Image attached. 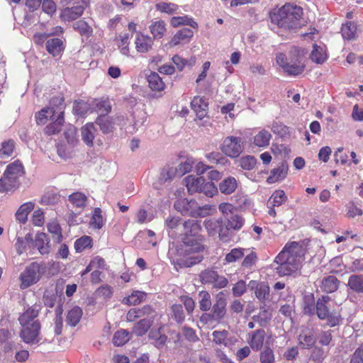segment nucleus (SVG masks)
<instances>
[{
  "label": "nucleus",
  "instance_id": "10",
  "mask_svg": "<svg viewBox=\"0 0 363 363\" xmlns=\"http://www.w3.org/2000/svg\"><path fill=\"white\" fill-rule=\"evenodd\" d=\"M196 205L197 202L195 200L183 199L175 201L174 206L182 214L194 217Z\"/></svg>",
  "mask_w": 363,
  "mask_h": 363
},
{
  "label": "nucleus",
  "instance_id": "7",
  "mask_svg": "<svg viewBox=\"0 0 363 363\" xmlns=\"http://www.w3.org/2000/svg\"><path fill=\"white\" fill-rule=\"evenodd\" d=\"M203 225L210 236H216L218 234L223 242L229 240L228 229L225 228L222 220L208 219L204 221Z\"/></svg>",
  "mask_w": 363,
  "mask_h": 363
},
{
  "label": "nucleus",
  "instance_id": "62",
  "mask_svg": "<svg viewBox=\"0 0 363 363\" xmlns=\"http://www.w3.org/2000/svg\"><path fill=\"white\" fill-rule=\"evenodd\" d=\"M325 357L326 354L324 350L318 347H314L311 354V359L315 363H322Z\"/></svg>",
  "mask_w": 363,
  "mask_h": 363
},
{
  "label": "nucleus",
  "instance_id": "53",
  "mask_svg": "<svg viewBox=\"0 0 363 363\" xmlns=\"http://www.w3.org/2000/svg\"><path fill=\"white\" fill-rule=\"evenodd\" d=\"M135 308L138 318L142 317H143V318H155L157 315L156 312L149 305L145 306L141 308Z\"/></svg>",
  "mask_w": 363,
  "mask_h": 363
},
{
  "label": "nucleus",
  "instance_id": "64",
  "mask_svg": "<svg viewBox=\"0 0 363 363\" xmlns=\"http://www.w3.org/2000/svg\"><path fill=\"white\" fill-rule=\"evenodd\" d=\"M74 30H78L82 35H89L91 32V28L86 22L82 20L76 21L73 24Z\"/></svg>",
  "mask_w": 363,
  "mask_h": 363
},
{
  "label": "nucleus",
  "instance_id": "52",
  "mask_svg": "<svg viewBox=\"0 0 363 363\" xmlns=\"http://www.w3.org/2000/svg\"><path fill=\"white\" fill-rule=\"evenodd\" d=\"M48 231L52 234L53 239L57 242H60L62 238V235L61 233V228L60 225L56 221H52L48 225Z\"/></svg>",
  "mask_w": 363,
  "mask_h": 363
},
{
  "label": "nucleus",
  "instance_id": "61",
  "mask_svg": "<svg viewBox=\"0 0 363 363\" xmlns=\"http://www.w3.org/2000/svg\"><path fill=\"white\" fill-rule=\"evenodd\" d=\"M239 162L243 169L251 170L255 167L257 160L253 156L248 155L241 157Z\"/></svg>",
  "mask_w": 363,
  "mask_h": 363
},
{
  "label": "nucleus",
  "instance_id": "9",
  "mask_svg": "<svg viewBox=\"0 0 363 363\" xmlns=\"http://www.w3.org/2000/svg\"><path fill=\"white\" fill-rule=\"evenodd\" d=\"M242 140L235 136L227 137L221 147L222 152L230 157H237L242 152Z\"/></svg>",
  "mask_w": 363,
  "mask_h": 363
},
{
  "label": "nucleus",
  "instance_id": "6",
  "mask_svg": "<svg viewBox=\"0 0 363 363\" xmlns=\"http://www.w3.org/2000/svg\"><path fill=\"white\" fill-rule=\"evenodd\" d=\"M43 273L44 271L40 264L37 262H32L26 267L20 275V288L21 289H26L36 284L40 281Z\"/></svg>",
  "mask_w": 363,
  "mask_h": 363
},
{
  "label": "nucleus",
  "instance_id": "56",
  "mask_svg": "<svg viewBox=\"0 0 363 363\" xmlns=\"http://www.w3.org/2000/svg\"><path fill=\"white\" fill-rule=\"evenodd\" d=\"M91 225L96 229H101L103 227L104 222L101 208H96L94 209L91 217Z\"/></svg>",
  "mask_w": 363,
  "mask_h": 363
},
{
  "label": "nucleus",
  "instance_id": "20",
  "mask_svg": "<svg viewBox=\"0 0 363 363\" xmlns=\"http://www.w3.org/2000/svg\"><path fill=\"white\" fill-rule=\"evenodd\" d=\"M34 246L41 255H47L50 252V240L45 233H37L34 240Z\"/></svg>",
  "mask_w": 363,
  "mask_h": 363
},
{
  "label": "nucleus",
  "instance_id": "32",
  "mask_svg": "<svg viewBox=\"0 0 363 363\" xmlns=\"http://www.w3.org/2000/svg\"><path fill=\"white\" fill-rule=\"evenodd\" d=\"M52 121H53L45 128V133L49 135L58 133L61 130L64 123V116L58 115L57 118Z\"/></svg>",
  "mask_w": 363,
  "mask_h": 363
},
{
  "label": "nucleus",
  "instance_id": "57",
  "mask_svg": "<svg viewBox=\"0 0 363 363\" xmlns=\"http://www.w3.org/2000/svg\"><path fill=\"white\" fill-rule=\"evenodd\" d=\"M60 199V196L55 192H47L41 198V203L45 205H53Z\"/></svg>",
  "mask_w": 363,
  "mask_h": 363
},
{
  "label": "nucleus",
  "instance_id": "25",
  "mask_svg": "<svg viewBox=\"0 0 363 363\" xmlns=\"http://www.w3.org/2000/svg\"><path fill=\"white\" fill-rule=\"evenodd\" d=\"M237 187V180L233 177H228L219 184L218 189L222 194L229 195L233 193Z\"/></svg>",
  "mask_w": 363,
  "mask_h": 363
},
{
  "label": "nucleus",
  "instance_id": "33",
  "mask_svg": "<svg viewBox=\"0 0 363 363\" xmlns=\"http://www.w3.org/2000/svg\"><path fill=\"white\" fill-rule=\"evenodd\" d=\"M272 135L268 130H262L254 137L253 143L259 147H267L269 144Z\"/></svg>",
  "mask_w": 363,
  "mask_h": 363
},
{
  "label": "nucleus",
  "instance_id": "63",
  "mask_svg": "<svg viewBox=\"0 0 363 363\" xmlns=\"http://www.w3.org/2000/svg\"><path fill=\"white\" fill-rule=\"evenodd\" d=\"M156 8L162 12L172 14L178 9V6L172 3L160 2L156 5Z\"/></svg>",
  "mask_w": 363,
  "mask_h": 363
},
{
  "label": "nucleus",
  "instance_id": "41",
  "mask_svg": "<svg viewBox=\"0 0 363 363\" xmlns=\"http://www.w3.org/2000/svg\"><path fill=\"white\" fill-rule=\"evenodd\" d=\"M95 123L99 126L101 130L104 134L111 133L113 130V124L112 121L106 116H99L96 118Z\"/></svg>",
  "mask_w": 363,
  "mask_h": 363
},
{
  "label": "nucleus",
  "instance_id": "47",
  "mask_svg": "<svg viewBox=\"0 0 363 363\" xmlns=\"http://www.w3.org/2000/svg\"><path fill=\"white\" fill-rule=\"evenodd\" d=\"M92 247V239L91 237L84 235L80 238L77 239L74 243V248L77 252H82L86 248H91Z\"/></svg>",
  "mask_w": 363,
  "mask_h": 363
},
{
  "label": "nucleus",
  "instance_id": "37",
  "mask_svg": "<svg viewBox=\"0 0 363 363\" xmlns=\"http://www.w3.org/2000/svg\"><path fill=\"white\" fill-rule=\"evenodd\" d=\"M146 296V293L140 291H135L131 294V295L124 298L123 303L127 305L135 306L145 301Z\"/></svg>",
  "mask_w": 363,
  "mask_h": 363
},
{
  "label": "nucleus",
  "instance_id": "43",
  "mask_svg": "<svg viewBox=\"0 0 363 363\" xmlns=\"http://www.w3.org/2000/svg\"><path fill=\"white\" fill-rule=\"evenodd\" d=\"M272 318V313L269 308L265 306L260 307V311L257 315L252 317L254 321L258 322L261 326L267 324Z\"/></svg>",
  "mask_w": 363,
  "mask_h": 363
},
{
  "label": "nucleus",
  "instance_id": "14",
  "mask_svg": "<svg viewBox=\"0 0 363 363\" xmlns=\"http://www.w3.org/2000/svg\"><path fill=\"white\" fill-rule=\"evenodd\" d=\"M226 301L223 297H217L211 311V317L216 322H220L226 314Z\"/></svg>",
  "mask_w": 363,
  "mask_h": 363
},
{
  "label": "nucleus",
  "instance_id": "18",
  "mask_svg": "<svg viewBox=\"0 0 363 363\" xmlns=\"http://www.w3.org/2000/svg\"><path fill=\"white\" fill-rule=\"evenodd\" d=\"M96 132L94 123H86L81 128L82 140L86 145L92 147Z\"/></svg>",
  "mask_w": 363,
  "mask_h": 363
},
{
  "label": "nucleus",
  "instance_id": "12",
  "mask_svg": "<svg viewBox=\"0 0 363 363\" xmlns=\"http://www.w3.org/2000/svg\"><path fill=\"white\" fill-rule=\"evenodd\" d=\"M194 32L190 28H183L178 30L172 37L169 45L171 47H174L180 44H186L189 43L193 38Z\"/></svg>",
  "mask_w": 363,
  "mask_h": 363
},
{
  "label": "nucleus",
  "instance_id": "42",
  "mask_svg": "<svg viewBox=\"0 0 363 363\" xmlns=\"http://www.w3.org/2000/svg\"><path fill=\"white\" fill-rule=\"evenodd\" d=\"M77 130L74 125H69L65 130L64 135L67 144L73 147L78 144L79 140L77 135Z\"/></svg>",
  "mask_w": 363,
  "mask_h": 363
},
{
  "label": "nucleus",
  "instance_id": "2",
  "mask_svg": "<svg viewBox=\"0 0 363 363\" xmlns=\"http://www.w3.org/2000/svg\"><path fill=\"white\" fill-rule=\"evenodd\" d=\"M302 15L303 9L300 6L286 4L271 16V20L281 28L297 29L305 23Z\"/></svg>",
  "mask_w": 363,
  "mask_h": 363
},
{
  "label": "nucleus",
  "instance_id": "54",
  "mask_svg": "<svg viewBox=\"0 0 363 363\" xmlns=\"http://www.w3.org/2000/svg\"><path fill=\"white\" fill-rule=\"evenodd\" d=\"M172 60L179 71H182L186 65L191 67L196 62L194 57L188 61L177 55H174Z\"/></svg>",
  "mask_w": 363,
  "mask_h": 363
},
{
  "label": "nucleus",
  "instance_id": "26",
  "mask_svg": "<svg viewBox=\"0 0 363 363\" xmlns=\"http://www.w3.org/2000/svg\"><path fill=\"white\" fill-rule=\"evenodd\" d=\"M46 50L53 57L59 55L64 50L63 42L60 38H51L46 42Z\"/></svg>",
  "mask_w": 363,
  "mask_h": 363
},
{
  "label": "nucleus",
  "instance_id": "29",
  "mask_svg": "<svg viewBox=\"0 0 363 363\" xmlns=\"http://www.w3.org/2000/svg\"><path fill=\"white\" fill-rule=\"evenodd\" d=\"M310 58L313 62L317 64H323L327 59L325 48L322 46L314 44L313 46V50L310 55Z\"/></svg>",
  "mask_w": 363,
  "mask_h": 363
},
{
  "label": "nucleus",
  "instance_id": "1",
  "mask_svg": "<svg viewBox=\"0 0 363 363\" xmlns=\"http://www.w3.org/2000/svg\"><path fill=\"white\" fill-rule=\"evenodd\" d=\"M306 249L303 242H288L275 257V268L279 276H287L296 272L304 260Z\"/></svg>",
  "mask_w": 363,
  "mask_h": 363
},
{
  "label": "nucleus",
  "instance_id": "31",
  "mask_svg": "<svg viewBox=\"0 0 363 363\" xmlns=\"http://www.w3.org/2000/svg\"><path fill=\"white\" fill-rule=\"evenodd\" d=\"M147 82L149 87L153 91H160L164 89V83L157 72H152L147 77Z\"/></svg>",
  "mask_w": 363,
  "mask_h": 363
},
{
  "label": "nucleus",
  "instance_id": "28",
  "mask_svg": "<svg viewBox=\"0 0 363 363\" xmlns=\"http://www.w3.org/2000/svg\"><path fill=\"white\" fill-rule=\"evenodd\" d=\"M35 203L32 201L26 202L22 204L16 213V219L22 223H25L28 220L29 213L34 208Z\"/></svg>",
  "mask_w": 363,
  "mask_h": 363
},
{
  "label": "nucleus",
  "instance_id": "44",
  "mask_svg": "<svg viewBox=\"0 0 363 363\" xmlns=\"http://www.w3.org/2000/svg\"><path fill=\"white\" fill-rule=\"evenodd\" d=\"M286 199L287 196L283 190H277L268 200L267 204L272 206H279L284 203Z\"/></svg>",
  "mask_w": 363,
  "mask_h": 363
},
{
  "label": "nucleus",
  "instance_id": "5",
  "mask_svg": "<svg viewBox=\"0 0 363 363\" xmlns=\"http://www.w3.org/2000/svg\"><path fill=\"white\" fill-rule=\"evenodd\" d=\"M333 301L328 296H323L318 298L315 304V313L320 320H327V325L335 327L340 324L341 315L339 312L331 310Z\"/></svg>",
  "mask_w": 363,
  "mask_h": 363
},
{
  "label": "nucleus",
  "instance_id": "30",
  "mask_svg": "<svg viewBox=\"0 0 363 363\" xmlns=\"http://www.w3.org/2000/svg\"><path fill=\"white\" fill-rule=\"evenodd\" d=\"M226 220L227 225L225 228H228V230L230 229L238 230L242 227L245 223V219L241 216H240L237 211L230 215L228 218H226Z\"/></svg>",
  "mask_w": 363,
  "mask_h": 363
},
{
  "label": "nucleus",
  "instance_id": "59",
  "mask_svg": "<svg viewBox=\"0 0 363 363\" xmlns=\"http://www.w3.org/2000/svg\"><path fill=\"white\" fill-rule=\"evenodd\" d=\"M50 107H54L55 109L58 113V115L63 116L64 115V98L62 96H55L52 98L50 101Z\"/></svg>",
  "mask_w": 363,
  "mask_h": 363
},
{
  "label": "nucleus",
  "instance_id": "40",
  "mask_svg": "<svg viewBox=\"0 0 363 363\" xmlns=\"http://www.w3.org/2000/svg\"><path fill=\"white\" fill-rule=\"evenodd\" d=\"M356 31V25L350 21L343 24L341 28L342 38L347 40H354L355 38Z\"/></svg>",
  "mask_w": 363,
  "mask_h": 363
},
{
  "label": "nucleus",
  "instance_id": "46",
  "mask_svg": "<svg viewBox=\"0 0 363 363\" xmlns=\"http://www.w3.org/2000/svg\"><path fill=\"white\" fill-rule=\"evenodd\" d=\"M260 363H274L275 355L274 351L268 345H265L259 353Z\"/></svg>",
  "mask_w": 363,
  "mask_h": 363
},
{
  "label": "nucleus",
  "instance_id": "22",
  "mask_svg": "<svg viewBox=\"0 0 363 363\" xmlns=\"http://www.w3.org/2000/svg\"><path fill=\"white\" fill-rule=\"evenodd\" d=\"M184 182L189 193L193 194L200 192L201 185L203 184V178L189 175L185 177Z\"/></svg>",
  "mask_w": 363,
  "mask_h": 363
},
{
  "label": "nucleus",
  "instance_id": "35",
  "mask_svg": "<svg viewBox=\"0 0 363 363\" xmlns=\"http://www.w3.org/2000/svg\"><path fill=\"white\" fill-rule=\"evenodd\" d=\"M348 286L357 293H363V275L353 274L350 277Z\"/></svg>",
  "mask_w": 363,
  "mask_h": 363
},
{
  "label": "nucleus",
  "instance_id": "17",
  "mask_svg": "<svg viewBox=\"0 0 363 363\" xmlns=\"http://www.w3.org/2000/svg\"><path fill=\"white\" fill-rule=\"evenodd\" d=\"M135 43L137 51L144 53L152 49L153 39L148 35L138 33L137 34Z\"/></svg>",
  "mask_w": 363,
  "mask_h": 363
},
{
  "label": "nucleus",
  "instance_id": "16",
  "mask_svg": "<svg viewBox=\"0 0 363 363\" xmlns=\"http://www.w3.org/2000/svg\"><path fill=\"white\" fill-rule=\"evenodd\" d=\"M305 69V65L301 62L299 57L295 59H291L284 69V72L290 76H297L303 73Z\"/></svg>",
  "mask_w": 363,
  "mask_h": 363
},
{
  "label": "nucleus",
  "instance_id": "19",
  "mask_svg": "<svg viewBox=\"0 0 363 363\" xmlns=\"http://www.w3.org/2000/svg\"><path fill=\"white\" fill-rule=\"evenodd\" d=\"M288 172V164L286 162H283L281 164L271 171L270 176L267 178V182L269 184L275 183L283 180Z\"/></svg>",
  "mask_w": 363,
  "mask_h": 363
},
{
  "label": "nucleus",
  "instance_id": "36",
  "mask_svg": "<svg viewBox=\"0 0 363 363\" xmlns=\"http://www.w3.org/2000/svg\"><path fill=\"white\" fill-rule=\"evenodd\" d=\"M69 202L75 207L84 208L86 205L87 197L82 192H74L69 196Z\"/></svg>",
  "mask_w": 363,
  "mask_h": 363
},
{
  "label": "nucleus",
  "instance_id": "24",
  "mask_svg": "<svg viewBox=\"0 0 363 363\" xmlns=\"http://www.w3.org/2000/svg\"><path fill=\"white\" fill-rule=\"evenodd\" d=\"M39 310L36 306L28 308L18 318L21 325H30L33 322H39L37 318Z\"/></svg>",
  "mask_w": 363,
  "mask_h": 363
},
{
  "label": "nucleus",
  "instance_id": "4",
  "mask_svg": "<svg viewBox=\"0 0 363 363\" xmlns=\"http://www.w3.org/2000/svg\"><path fill=\"white\" fill-rule=\"evenodd\" d=\"M25 174L24 168L19 160L9 164L0 179V191H13L20 184L19 178Z\"/></svg>",
  "mask_w": 363,
  "mask_h": 363
},
{
  "label": "nucleus",
  "instance_id": "60",
  "mask_svg": "<svg viewBox=\"0 0 363 363\" xmlns=\"http://www.w3.org/2000/svg\"><path fill=\"white\" fill-rule=\"evenodd\" d=\"M14 147V142L12 140L3 142L0 149V155L2 157L11 156L13 152Z\"/></svg>",
  "mask_w": 363,
  "mask_h": 363
},
{
  "label": "nucleus",
  "instance_id": "50",
  "mask_svg": "<svg viewBox=\"0 0 363 363\" xmlns=\"http://www.w3.org/2000/svg\"><path fill=\"white\" fill-rule=\"evenodd\" d=\"M199 277L203 284H213L216 278H218V273L213 269H206L201 272Z\"/></svg>",
  "mask_w": 363,
  "mask_h": 363
},
{
  "label": "nucleus",
  "instance_id": "15",
  "mask_svg": "<svg viewBox=\"0 0 363 363\" xmlns=\"http://www.w3.org/2000/svg\"><path fill=\"white\" fill-rule=\"evenodd\" d=\"M71 6V7L67 6V7L63 9L61 11L60 17L65 21L75 20L82 16L84 12V7L82 6Z\"/></svg>",
  "mask_w": 363,
  "mask_h": 363
},
{
  "label": "nucleus",
  "instance_id": "38",
  "mask_svg": "<svg viewBox=\"0 0 363 363\" xmlns=\"http://www.w3.org/2000/svg\"><path fill=\"white\" fill-rule=\"evenodd\" d=\"M170 23L172 26L177 28L179 26L187 25L192 28H197L198 24L191 18L187 16H174L171 18Z\"/></svg>",
  "mask_w": 363,
  "mask_h": 363
},
{
  "label": "nucleus",
  "instance_id": "48",
  "mask_svg": "<svg viewBox=\"0 0 363 363\" xmlns=\"http://www.w3.org/2000/svg\"><path fill=\"white\" fill-rule=\"evenodd\" d=\"M199 296L201 298L199 301V308L202 311H208L212 304L210 294L206 291H201L199 292Z\"/></svg>",
  "mask_w": 363,
  "mask_h": 363
},
{
  "label": "nucleus",
  "instance_id": "39",
  "mask_svg": "<svg viewBox=\"0 0 363 363\" xmlns=\"http://www.w3.org/2000/svg\"><path fill=\"white\" fill-rule=\"evenodd\" d=\"M150 30L154 38H162L166 32V24L163 21H157L150 26Z\"/></svg>",
  "mask_w": 363,
  "mask_h": 363
},
{
  "label": "nucleus",
  "instance_id": "34",
  "mask_svg": "<svg viewBox=\"0 0 363 363\" xmlns=\"http://www.w3.org/2000/svg\"><path fill=\"white\" fill-rule=\"evenodd\" d=\"M82 315V308L79 306H74L67 313V324L72 327L76 326L79 323V320H81Z\"/></svg>",
  "mask_w": 363,
  "mask_h": 363
},
{
  "label": "nucleus",
  "instance_id": "23",
  "mask_svg": "<svg viewBox=\"0 0 363 363\" xmlns=\"http://www.w3.org/2000/svg\"><path fill=\"white\" fill-rule=\"evenodd\" d=\"M155 318H143L133 328V333L137 336L144 335L153 324Z\"/></svg>",
  "mask_w": 363,
  "mask_h": 363
},
{
  "label": "nucleus",
  "instance_id": "55",
  "mask_svg": "<svg viewBox=\"0 0 363 363\" xmlns=\"http://www.w3.org/2000/svg\"><path fill=\"white\" fill-rule=\"evenodd\" d=\"M218 191V188L212 182H206L203 179V184L199 193L204 194L206 196L212 197Z\"/></svg>",
  "mask_w": 363,
  "mask_h": 363
},
{
  "label": "nucleus",
  "instance_id": "49",
  "mask_svg": "<svg viewBox=\"0 0 363 363\" xmlns=\"http://www.w3.org/2000/svg\"><path fill=\"white\" fill-rule=\"evenodd\" d=\"M256 297L261 301H264L269 296V286L265 283H260L255 290Z\"/></svg>",
  "mask_w": 363,
  "mask_h": 363
},
{
  "label": "nucleus",
  "instance_id": "3",
  "mask_svg": "<svg viewBox=\"0 0 363 363\" xmlns=\"http://www.w3.org/2000/svg\"><path fill=\"white\" fill-rule=\"evenodd\" d=\"M201 229V222L197 220L188 219L182 223L180 235L185 244L191 245L189 251L199 252L205 249L204 245L200 242H196L195 245L192 244L193 241L203 240V236L200 235Z\"/></svg>",
  "mask_w": 363,
  "mask_h": 363
},
{
  "label": "nucleus",
  "instance_id": "45",
  "mask_svg": "<svg viewBox=\"0 0 363 363\" xmlns=\"http://www.w3.org/2000/svg\"><path fill=\"white\" fill-rule=\"evenodd\" d=\"M130 340V333L126 330H120L115 333L113 343L115 346H122Z\"/></svg>",
  "mask_w": 363,
  "mask_h": 363
},
{
  "label": "nucleus",
  "instance_id": "13",
  "mask_svg": "<svg viewBox=\"0 0 363 363\" xmlns=\"http://www.w3.org/2000/svg\"><path fill=\"white\" fill-rule=\"evenodd\" d=\"M177 168L164 167L162 169L157 182L154 183L155 188L160 189L167 182H170L175 177Z\"/></svg>",
  "mask_w": 363,
  "mask_h": 363
},
{
  "label": "nucleus",
  "instance_id": "21",
  "mask_svg": "<svg viewBox=\"0 0 363 363\" xmlns=\"http://www.w3.org/2000/svg\"><path fill=\"white\" fill-rule=\"evenodd\" d=\"M250 335V340L249 344L251 348L255 351L261 350L265 338V331L263 329L256 330Z\"/></svg>",
  "mask_w": 363,
  "mask_h": 363
},
{
  "label": "nucleus",
  "instance_id": "58",
  "mask_svg": "<svg viewBox=\"0 0 363 363\" xmlns=\"http://www.w3.org/2000/svg\"><path fill=\"white\" fill-rule=\"evenodd\" d=\"M172 316L178 323H182L185 320L183 307L181 304H174L172 306Z\"/></svg>",
  "mask_w": 363,
  "mask_h": 363
},
{
  "label": "nucleus",
  "instance_id": "8",
  "mask_svg": "<svg viewBox=\"0 0 363 363\" xmlns=\"http://www.w3.org/2000/svg\"><path fill=\"white\" fill-rule=\"evenodd\" d=\"M20 337L27 344H36L40 342V323L33 322L30 325H21Z\"/></svg>",
  "mask_w": 363,
  "mask_h": 363
},
{
  "label": "nucleus",
  "instance_id": "27",
  "mask_svg": "<svg viewBox=\"0 0 363 363\" xmlns=\"http://www.w3.org/2000/svg\"><path fill=\"white\" fill-rule=\"evenodd\" d=\"M339 284L340 281L335 277L328 276L323 279L320 287L326 293H333L338 289Z\"/></svg>",
  "mask_w": 363,
  "mask_h": 363
},
{
  "label": "nucleus",
  "instance_id": "11",
  "mask_svg": "<svg viewBox=\"0 0 363 363\" xmlns=\"http://www.w3.org/2000/svg\"><path fill=\"white\" fill-rule=\"evenodd\" d=\"M191 106L199 121L207 116L208 104L205 99L195 96L191 101Z\"/></svg>",
  "mask_w": 363,
  "mask_h": 363
},
{
  "label": "nucleus",
  "instance_id": "51",
  "mask_svg": "<svg viewBox=\"0 0 363 363\" xmlns=\"http://www.w3.org/2000/svg\"><path fill=\"white\" fill-rule=\"evenodd\" d=\"M245 251L246 250L243 248H234L225 255V260L228 263L234 262L242 258Z\"/></svg>",
  "mask_w": 363,
  "mask_h": 363
}]
</instances>
